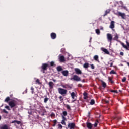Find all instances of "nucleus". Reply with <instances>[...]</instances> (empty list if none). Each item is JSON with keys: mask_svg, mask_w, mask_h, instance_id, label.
I'll list each match as a JSON object with an SVG mask.
<instances>
[{"mask_svg": "<svg viewBox=\"0 0 129 129\" xmlns=\"http://www.w3.org/2000/svg\"><path fill=\"white\" fill-rule=\"evenodd\" d=\"M48 67H49V64L48 63H43L41 67V72H42V73H45V71H47Z\"/></svg>", "mask_w": 129, "mask_h": 129, "instance_id": "f257e3e1", "label": "nucleus"}, {"mask_svg": "<svg viewBox=\"0 0 129 129\" xmlns=\"http://www.w3.org/2000/svg\"><path fill=\"white\" fill-rule=\"evenodd\" d=\"M17 104H18V102L15 100H13L9 102V105L10 106L11 108L15 107Z\"/></svg>", "mask_w": 129, "mask_h": 129, "instance_id": "f03ea898", "label": "nucleus"}, {"mask_svg": "<svg viewBox=\"0 0 129 129\" xmlns=\"http://www.w3.org/2000/svg\"><path fill=\"white\" fill-rule=\"evenodd\" d=\"M58 91L59 94H61V95L67 94V90L64 89L62 88H58Z\"/></svg>", "mask_w": 129, "mask_h": 129, "instance_id": "7ed1b4c3", "label": "nucleus"}, {"mask_svg": "<svg viewBox=\"0 0 129 129\" xmlns=\"http://www.w3.org/2000/svg\"><path fill=\"white\" fill-rule=\"evenodd\" d=\"M70 80H74L78 82L79 81H81V78L76 75H74L72 78L70 79Z\"/></svg>", "mask_w": 129, "mask_h": 129, "instance_id": "20e7f679", "label": "nucleus"}, {"mask_svg": "<svg viewBox=\"0 0 129 129\" xmlns=\"http://www.w3.org/2000/svg\"><path fill=\"white\" fill-rule=\"evenodd\" d=\"M115 15H116V16H118L119 17H121L122 19H125V13H122L120 12H117V13H115Z\"/></svg>", "mask_w": 129, "mask_h": 129, "instance_id": "39448f33", "label": "nucleus"}, {"mask_svg": "<svg viewBox=\"0 0 129 129\" xmlns=\"http://www.w3.org/2000/svg\"><path fill=\"white\" fill-rule=\"evenodd\" d=\"M126 45H125L124 44V43H123V42H120V44L121 45V46H122L123 48H124V49H126V50H127L128 51H129V43L127 42V41H126Z\"/></svg>", "mask_w": 129, "mask_h": 129, "instance_id": "423d86ee", "label": "nucleus"}, {"mask_svg": "<svg viewBox=\"0 0 129 129\" xmlns=\"http://www.w3.org/2000/svg\"><path fill=\"white\" fill-rule=\"evenodd\" d=\"M107 38L108 41L111 43V42L112 41V35H111V34L108 33L107 34Z\"/></svg>", "mask_w": 129, "mask_h": 129, "instance_id": "0eeeda50", "label": "nucleus"}, {"mask_svg": "<svg viewBox=\"0 0 129 129\" xmlns=\"http://www.w3.org/2000/svg\"><path fill=\"white\" fill-rule=\"evenodd\" d=\"M76 126L75 123H70L68 125V127L70 129H74Z\"/></svg>", "mask_w": 129, "mask_h": 129, "instance_id": "6e6552de", "label": "nucleus"}, {"mask_svg": "<svg viewBox=\"0 0 129 129\" xmlns=\"http://www.w3.org/2000/svg\"><path fill=\"white\" fill-rule=\"evenodd\" d=\"M75 71L76 74H77L78 75L82 74V72L81 71V70H80V69L78 68H75Z\"/></svg>", "mask_w": 129, "mask_h": 129, "instance_id": "1a4fd4ad", "label": "nucleus"}, {"mask_svg": "<svg viewBox=\"0 0 129 129\" xmlns=\"http://www.w3.org/2000/svg\"><path fill=\"white\" fill-rule=\"evenodd\" d=\"M50 37L52 40H55L57 38V34L55 33L52 32L50 34Z\"/></svg>", "mask_w": 129, "mask_h": 129, "instance_id": "9d476101", "label": "nucleus"}, {"mask_svg": "<svg viewBox=\"0 0 129 129\" xmlns=\"http://www.w3.org/2000/svg\"><path fill=\"white\" fill-rule=\"evenodd\" d=\"M59 62H60L61 63H63L65 62V57H64V56L63 55L59 56Z\"/></svg>", "mask_w": 129, "mask_h": 129, "instance_id": "9b49d317", "label": "nucleus"}, {"mask_svg": "<svg viewBox=\"0 0 129 129\" xmlns=\"http://www.w3.org/2000/svg\"><path fill=\"white\" fill-rule=\"evenodd\" d=\"M119 38V37L118 36V34H117V33H115L114 34V37L113 38V40H114V41H117V42H118Z\"/></svg>", "mask_w": 129, "mask_h": 129, "instance_id": "f8f14e48", "label": "nucleus"}, {"mask_svg": "<svg viewBox=\"0 0 129 129\" xmlns=\"http://www.w3.org/2000/svg\"><path fill=\"white\" fill-rule=\"evenodd\" d=\"M48 85L50 89H53V88H54V83H53V82H49L48 83Z\"/></svg>", "mask_w": 129, "mask_h": 129, "instance_id": "ddd939ff", "label": "nucleus"}, {"mask_svg": "<svg viewBox=\"0 0 129 129\" xmlns=\"http://www.w3.org/2000/svg\"><path fill=\"white\" fill-rule=\"evenodd\" d=\"M114 23L115 22L114 21H112L110 23V25L109 26L110 29H114Z\"/></svg>", "mask_w": 129, "mask_h": 129, "instance_id": "4468645a", "label": "nucleus"}, {"mask_svg": "<svg viewBox=\"0 0 129 129\" xmlns=\"http://www.w3.org/2000/svg\"><path fill=\"white\" fill-rule=\"evenodd\" d=\"M101 50L102 51H103V52H104V53H105V54H106L107 55H109V51H108V50H107V49H106V48H102Z\"/></svg>", "mask_w": 129, "mask_h": 129, "instance_id": "2eb2a0df", "label": "nucleus"}, {"mask_svg": "<svg viewBox=\"0 0 129 129\" xmlns=\"http://www.w3.org/2000/svg\"><path fill=\"white\" fill-rule=\"evenodd\" d=\"M0 129H10V127L7 124H4L0 127Z\"/></svg>", "mask_w": 129, "mask_h": 129, "instance_id": "dca6fc26", "label": "nucleus"}, {"mask_svg": "<svg viewBox=\"0 0 129 129\" xmlns=\"http://www.w3.org/2000/svg\"><path fill=\"white\" fill-rule=\"evenodd\" d=\"M69 72L68 71H63L62 72V74L64 76H68V74H69Z\"/></svg>", "mask_w": 129, "mask_h": 129, "instance_id": "f3484780", "label": "nucleus"}, {"mask_svg": "<svg viewBox=\"0 0 129 129\" xmlns=\"http://www.w3.org/2000/svg\"><path fill=\"white\" fill-rule=\"evenodd\" d=\"M67 111H64L62 112V114L61 115L62 116V118H63V117H64V118H66V117H65L66 116H67Z\"/></svg>", "mask_w": 129, "mask_h": 129, "instance_id": "a211bd4d", "label": "nucleus"}, {"mask_svg": "<svg viewBox=\"0 0 129 129\" xmlns=\"http://www.w3.org/2000/svg\"><path fill=\"white\" fill-rule=\"evenodd\" d=\"M92 124H91V123L90 122H88L87 123V127H88V128L89 129H91L92 128Z\"/></svg>", "mask_w": 129, "mask_h": 129, "instance_id": "6ab92c4d", "label": "nucleus"}, {"mask_svg": "<svg viewBox=\"0 0 129 129\" xmlns=\"http://www.w3.org/2000/svg\"><path fill=\"white\" fill-rule=\"evenodd\" d=\"M110 9H107L105 11V12L104 14V17H105V16H107L108 14H109L110 13Z\"/></svg>", "mask_w": 129, "mask_h": 129, "instance_id": "aec40b11", "label": "nucleus"}, {"mask_svg": "<svg viewBox=\"0 0 129 129\" xmlns=\"http://www.w3.org/2000/svg\"><path fill=\"white\" fill-rule=\"evenodd\" d=\"M71 96L72 99H75V96H76V95L75 94V93L74 92H73L71 93Z\"/></svg>", "mask_w": 129, "mask_h": 129, "instance_id": "412c9836", "label": "nucleus"}, {"mask_svg": "<svg viewBox=\"0 0 129 129\" xmlns=\"http://www.w3.org/2000/svg\"><path fill=\"white\" fill-rule=\"evenodd\" d=\"M48 100H49V98H48L47 95L44 96V103H47Z\"/></svg>", "mask_w": 129, "mask_h": 129, "instance_id": "4be33fe9", "label": "nucleus"}, {"mask_svg": "<svg viewBox=\"0 0 129 129\" xmlns=\"http://www.w3.org/2000/svg\"><path fill=\"white\" fill-rule=\"evenodd\" d=\"M62 120L61 122V124H64V125H66V122L65 121H66V118L63 117L62 118Z\"/></svg>", "mask_w": 129, "mask_h": 129, "instance_id": "5701e85b", "label": "nucleus"}, {"mask_svg": "<svg viewBox=\"0 0 129 129\" xmlns=\"http://www.w3.org/2000/svg\"><path fill=\"white\" fill-rule=\"evenodd\" d=\"M88 94L86 92H84L83 93V96H84V99H87L88 98V96H87Z\"/></svg>", "mask_w": 129, "mask_h": 129, "instance_id": "b1692460", "label": "nucleus"}, {"mask_svg": "<svg viewBox=\"0 0 129 129\" xmlns=\"http://www.w3.org/2000/svg\"><path fill=\"white\" fill-rule=\"evenodd\" d=\"M57 70L58 71V72H60L63 70V69L62 68V67L61 66H59L57 67Z\"/></svg>", "mask_w": 129, "mask_h": 129, "instance_id": "393cba45", "label": "nucleus"}, {"mask_svg": "<svg viewBox=\"0 0 129 129\" xmlns=\"http://www.w3.org/2000/svg\"><path fill=\"white\" fill-rule=\"evenodd\" d=\"M98 55H96L94 56V60H95V61H97V62H99V60L98 59Z\"/></svg>", "mask_w": 129, "mask_h": 129, "instance_id": "a878e982", "label": "nucleus"}, {"mask_svg": "<svg viewBox=\"0 0 129 129\" xmlns=\"http://www.w3.org/2000/svg\"><path fill=\"white\" fill-rule=\"evenodd\" d=\"M108 80H109V82H110L112 84L113 83H114V81H113L112 80V78H111V77H108Z\"/></svg>", "mask_w": 129, "mask_h": 129, "instance_id": "bb28decb", "label": "nucleus"}, {"mask_svg": "<svg viewBox=\"0 0 129 129\" xmlns=\"http://www.w3.org/2000/svg\"><path fill=\"white\" fill-rule=\"evenodd\" d=\"M101 83L103 87H104V88H105V87H106V83H105V82H104L103 81H101Z\"/></svg>", "mask_w": 129, "mask_h": 129, "instance_id": "cd10ccee", "label": "nucleus"}, {"mask_svg": "<svg viewBox=\"0 0 129 129\" xmlns=\"http://www.w3.org/2000/svg\"><path fill=\"white\" fill-rule=\"evenodd\" d=\"M89 66V64H88V63H85L83 65L84 68H88Z\"/></svg>", "mask_w": 129, "mask_h": 129, "instance_id": "c85d7f7f", "label": "nucleus"}, {"mask_svg": "<svg viewBox=\"0 0 129 129\" xmlns=\"http://www.w3.org/2000/svg\"><path fill=\"white\" fill-rule=\"evenodd\" d=\"M10 100H11L10 97H7L5 100V102H9Z\"/></svg>", "mask_w": 129, "mask_h": 129, "instance_id": "c756f323", "label": "nucleus"}, {"mask_svg": "<svg viewBox=\"0 0 129 129\" xmlns=\"http://www.w3.org/2000/svg\"><path fill=\"white\" fill-rule=\"evenodd\" d=\"M94 103H95V101H94V100H93V99L91 100V102L90 103L91 105H93V104H94Z\"/></svg>", "mask_w": 129, "mask_h": 129, "instance_id": "7c9ffc66", "label": "nucleus"}, {"mask_svg": "<svg viewBox=\"0 0 129 129\" xmlns=\"http://www.w3.org/2000/svg\"><path fill=\"white\" fill-rule=\"evenodd\" d=\"M62 87H63V88H65V89H67V88H68L69 87V86L68 85H62Z\"/></svg>", "mask_w": 129, "mask_h": 129, "instance_id": "2f4dec72", "label": "nucleus"}, {"mask_svg": "<svg viewBox=\"0 0 129 129\" xmlns=\"http://www.w3.org/2000/svg\"><path fill=\"white\" fill-rule=\"evenodd\" d=\"M98 120H96L94 124V127H96L97 126V124H98Z\"/></svg>", "mask_w": 129, "mask_h": 129, "instance_id": "473e14b6", "label": "nucleus"}, {"mask_svg": "<svg viewBox=\"0 0 129 129\" xmlns=\"http://www.w3.org/2000/svg\"><path fill=\"white\" fill-rule=\"evenodd\" d=\"M96 33L97 35H100V30L99 29H96Z\"/></svg>", "mask_w": 129, "mask_h": 129, "instance_id": "72a5a7b5", "label": "nucleus"}, {"mask_svg": "<svg viewBox=\"0 0 129 129\" xmlns=\"http://www.w3.org/2000/svg\"><path fill=\"white\" fill-rule=\"evenodd\" d=\"M110 74H116V72L114 70H112L110 72Z\"/></svg>", "mask_w": 129, "mask_h": 129, "instance_id": "f704fd0d", "label": "nucleus"}, {"mask_svg": "<svg viewBox=\"0 0 129 129\" xmlns=\"http://www.w3.org/2000/svg\"><path fill=\"white\" fill-rule=\"evenodd\" d=\"M66 107L67 109L69 110H71V108L70 107V106L69 105H66Z\"/></svg>", "mask_w": 129, "mask_h": 129, "instance_id": "c9c22d12", "label": "nucleus"}, {"mask_svg": "<svg viewBox=\"0 0 129 129\" xmlns=\"http://www.w3.org/2000/svg\"><path fill=\"white\" fill-rule=\"evenodd\" d=\"M58 128L62 129V128H63V126H62V125H61V124H58Z\"/></svg>", "mask_w": 129, "mask_h": 129, "instance_id": "e433bc0d", "label": "nucleus"}, {"mask_svg": "<svg viewBox=\"0 0 129 129\" xmlns=\"http://www.w3.org/2000/svg\"><path fill=\"white\" fill-rule=\"evenodd\" d=\"M54 124L53 125V126H56V124H57V120H53Z\"/></svg>", "mask_w": 129, "mask_h": 129, "instance_id": "4c0bfd02", "label": "nucleus"}, {"mask_svg": "<svg viewBox=\"0 0 129 129\" xmlns=\"http://www.w3.org/2000/svg\"><path fill=\"white\" fill-rule=\"evenodd\" d=\"M59 99H60V101H63V100H64V98L62 96H60L59 97Z\"/></svg>", "mask_w": 129, "mask_h": 129, "instance_id": "58836bf2", "label": "nucleus"}, {"mask_svg": "<svg viewBox=\"0 0 129 129\" xmlns=\"http://www.w3.org/2000/svg\"><path fill=\"white\" fill-rule=\"evenodd\" d=\"M125 81H126V78L125 77H124L122 79V82H125Z\"/></svg>", "mask_w": 129, "mask_h": 129, "instance_id": "ea45409f", "label": "nucleus"}, {"mask_svg": "<svg viewBox=\"0 0 129 129\" xmlns=\"http://www.w3.org/2000/svg\"><path fill=\"white\" fill-rule=\"evenodd\" d=\"M31 93H32V94L34 93V87H31Z\"/></svg>", "mask_w": 129, "mask_h": 129, "instance_id": "a19ab883", "label": "nucleus"}, {"mask_svg": "<svg viewBox=\"0 0 129 129\" xmlns=\"http://www.w3.org/2000/svg\"><path fill=\"white\" fill-rule=\"evenodd\" d=\"M3 112H4V113H6V114H8V113H9V112L7 111V110H6V109H5L3 110Z\"/></svg>", "mask_w": 129, "mask_h": 129, "instance_id": "79ce46f5", "label": "nucleus"}, {"mask_svg": "<svg viewBox=\"0 0 129 129\" xmlns=\"http://www.w3.org/2000/svg\"><path fill=\"white\" fill-rule=\"evenodd\" d=\"M5 107L6 108V109H8V110H11V108H10L9 106H6Z\"/></svg>", "mask_w": 129, "mask_h": 129, "instance_id": "37998d69", "label": "nucleus"}, {"mask_svg": "<svg viewBox=\"0 0 129 129\" xmlns=\"http://www.w3.org/2000/svg\"><path fill=\"white\" fill-rule=\"evenodd\" d=\"M54 65H55V62H54V61L50 62V66H54Z\"/></svg>", "mask_w": 129, "mask_h": 129, "instance_id": "c03bdc74", "label": "nucleus"}, {"mask_svg": "<svg viewBox=\"0 0 129 129\" xmlns=\"http://www.w3.org/2000/svg\"><path fill=\"white\" fill-rule=\"evenodd\" d=\"M104 102H105L106 104L109 103V101H107L106 100H104Z\"/></svg>", "mask_w": 129, "mask_h": 129, "instance_id": "a18cd8bd", "label": "nucleus"}, {"mask_svg": "<svg viewBox=\"0 0 129 129\" xmlns=\"http://www.w3.org/2000/svg\"><path fill=\"white\" fill-rule=\"evenodd\" d=\"M61 53H64V52H65V48H62L61 49Z\"/></svg>", "mask_w": 129, "mask_h": 129, "instance_id": "49530a36", "label": "nucleus"}, {"mask_svg": "<svg viewBox=\"0 0 129 129\" xmlns=\"http://www.w3.org/2000/svg\"><path fill=\"white\" fill-rule=\"evenodd\" d=\"M36 82L38 83V84H40V80L38 79L36 80Z\"/></svg>", "mask_w": 129, "mask_h": 129, "instance_id": "de8ad7c7", "label": "nucleus"}, {"mask_svg": "<svg viewBox=\"0 0 129 129\" xmlns=\"http://www.w3.org/2000/svg\"><path fill=\"white\" fill-rule=\"evenodd\" d=\"M50 116L51 117H54V116H55V114L54 113H52L51 114Z\"/></svg>", "mask_w": 129, "mask_h": 129, "instance_id": "09e8293b", "label": "nucleus"}, {"mask_svg": "<svg viewBox=\"0 0 129 129\" xmlns=\"http://www.w3.org/2000/svg\"><path fill=\"white\" fill-rule=\"evenodd\" d=\"M16 123L17 124H21V121H17L16 120Z\"/></svg>", "mask_w": 129, "mask_h": 129, "instance_id": "8fccbe9b", "label": "nucleus"}, {"mask_svg": "<svg viewBox=\"0 0 129 129\" xmlns=\"http://www.w3.org/2000/svg\"><path fill=\"white\" fill-rule=\"evenodd\" d=\"M113 66V62H111L110 63V67H112Z\"/></svg>", "mask_w": 129, "mask_h": 129, "instance_id": "3c124183", "label": "nucleus"}, {"mask_svg": "<svg viewBox=\"0 0 129 129\" xmlns=\"http://www.w3.org/2000/svg\"><path fill=\"white\" fill-rule=\"evenodd\" d=\"M91 67L92 69H94V68H95L94 65L91 64Z\"/></svg>", "mask_w": 129, "mask_h": 129, "instance_id": "603ef678", "label": "nucleus"}, {"mask_svg": "<svg viewBox=\"0 0 129 129\" xmlns=\"http://www.w3.org/2000/svg\"><path fill=\"white\" fill-rule=\"evenodd\" d=\"M120 55H121V56H123L124 55V54L123 53V52H120Z\"/></svg>", "mask_w": 129, "mask_h": 129, "instance_id": "864d4df0", "label": "nucleus"}, {"mask_svg": "<svg viewBox=\"0 0 129 129\" xmlns=\"http://www.w3.org/2000/svg\"><path fill=\"white\" fill-rule=\"evenodd\" d=\"M78 87H82V85L80 84H78Z\"/></svg>", "mask_w": 129, "mask_h": 129, "instance_id": "5fc2aeb1", "label": "nucleus"}, {"mask_svg": "<svg viewBox=\"0 0 129 129\" xmlns=\"http://www.w3.org/2000/svg\"><path fill=\"white\" fill-rule=\"evenodd\" d=\"M17 122V120H14V121H13L12 122H11V123H16Z\"/></svg>", "mask_w": 129, "mask_h": 129, "instance_id": "6e6d98bb", "label": "nucleus"}, {"mask_svg": "<svg viewBox=\"0 0 129 129\" xmlns=\"http://www.w3.org/2000/svg\"><path fill=\"white\" fill-rule=\"evenodd\" d=\"M120 3L121 4V5H123V3L122 1H120Z\"/></svg>", "mask_w": 129, "mask_h": 129, "instance_id": "4d7b16f0", "label": "nucleus"}, {"mask_svg": "<svg viewBox=\"0 0 129 129\" xmlns=\"http://www.w3.org/2000/svg\"><path fill=\"white\" fill-rule=\"evenodd\" d=\"M114 92H115V93H118V92H117V90L114 91Z\"/></svg>", "mask_w": 129, "mask_h": 129, "instance_id": "13d9d810", "label": "nucleus"}, {"mask_svg": "<svg viewBox=\"0 0 129 129\" xmlns=\"http://www.w3.org/2000/svg\"><path fill=\"white\" fill-rule=\"evenodd\" d=\"M91 40H92V37H91V38H90V42H91Z\"/></svg>", "mask_w": 129, "mask_h": 129, "instance_id": "bf43d9fd", "label": "nucleus"}, {"mask_svg": "<svg viewBox=\"0 0 129 129\" xmlns=\"http://www.w3.org/2000/svg\"><path fill=\"white\" fill-rule=\"evenodd\" d=\"M53 81H54V82H56V80L54 79L53 80Z\"/></svg>", "mask_w": 129, "mask_h": 129, "instance_id": "052dcab7", "label": "nucleus"}, {"mask_svg": "<svg viewBox=\"0 0 129 129\" xmlns=\"http://www.w3.org/2000/svg\"><path fill=\"white\" fill-rule=\"evenodd\" d=\"M111 92H114V90H111Z\"/></svg>", "mask_w": 129, "mask_h": 129, "instance_id": "680f3d73", "label": "nucleus"}, {"mask_svg": "<svg viewBox=\"0 0 129 129\" xmlns=\"http://www.w3.org/2000/svg\"><path fill=\"white\" fill-rule=\"evenodd\" d=\"M88 114H89V115H90V112H88Z\"/></svg>", "mask_w": 129, "mask_h": 129, "instance_id": "e2e57ef3", "label": "nucleus"}, {"mask_svg": "<svg viewBox=\"0 0 129 129\" xmlns=\"http://www.w3.org/2000/svg\"><path fill=\"white\" fill-rule=\"evenodd\" d=\"M2 119V116H0V120Z\"/></svg>", "mask_w": 129, "mask_h": 129, "instance_id": "0e129e2a", "label": "nucleus"}, {"mask_svg": "<svg viewBox=\"0 0 129 129\" xmlns=\"http://www.w3.org/2000/svg\"><path fill=\"white\" fill-rule=\"evenodd\" d=\"M117 4H118V2H117Z\"/></svg>", "mask_w": 129, "mask_h": 129, "instance_id": "69168bd1", "label": "nucleus"}, {"mask_svg": "<svg viewBox=\"0 0 129 129\" xmlns=\"http://www.w3.org/2000/svg\"><path fill=\"white\" fill-rule=\"evenodd\" d=\"M42 98H44V97H42Z\"/></svg>", "mask_w": 129, "mask_h": 129, "instance_id": "338daca9", "label": "nucleus"}]
</instances>
